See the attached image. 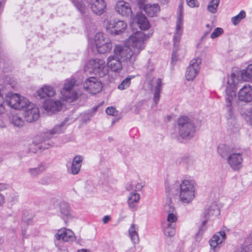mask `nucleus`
I'll return each instance as SVG.
<instances>
[{"instance_id": "nucleus-1", "label": "nucleus", "mask_w": 252, "mask_h": 252, "mask_svg": "<svg viewBox=\"0 0 252 252\" xmlns=\"http://www.w3.org/2000/svg\"><path fill=\"white\" fill-rule=\"evenodd\" d=\"M153 33L146 35L142 32H137L130 36L126 40V45H116L113 55L107 59L108 69L115 72H119L122 69V61L128 65H132L137 56L145 47V40Z\"/></svg>"}, {"instance_id": "nucleus-2", "label": "nucleus", "mask_w": 252, "mask_h": 252, "mask_svg": "<svg viewBox=\"0 0 252 252\" xmlns=\"http://www.w3.org/2000/svg\"><path fill=\"white\" fill-rule=\"evenodd\" d=\"M196 182L193 180L185 179L180 184H175L170 187L168 191L172 194L177 191L176 195L182 204L191 203L195 196Z\"/></svg>"}, {"instance_id": "nucleus-3", "label": "nucleus", "mask_w": 252, "mask_h": 252, "mask_svg": "<svg viewBox=\"0 0 252 252\" xmlns=\"http://www.w3.org/2000/svg\"><path fill=\"white\" fill-rule=\"evenodd\" d=\"M238 83V77L235 73H232L228 76L226 79L225 86V107L229 113V116L231 117L233 114L232 101L236 96V86Z\"/></svg>"}, {"instance_id": "nucleus-4", "label": "nucleus", "mask_w": 252, "mask_h": 252, "mask_svg": "<svg viewBox=\"0 0 252 252\" xmlns=\"http://www.w3.org/2000/svg\"><path fill=\"white\" fill-rule=\"evenodd\" d=\"M177 127L179 135L184 139L192 138L195 132V126L192 120L186 116L178 119Z\"/></svg>"}, {"instance_id": "nucleus-5", "label": "nucleus", "mask_w": 252, "mask_h": 252, "mask_svg": "<svg viewBox=\"0 0 252 252\" xmlns=\"http://www.w3.org/2000/svg\"><path fill=\"white\" fill-rule=\"evenodd\" d=\"M76 88V81L74 79L66 80L61 92L62 99L70 102L75 100L80 94V92L77 91Z\"/></svg>"}, {"instance_id": "nucleus-6", "label": "nucleus", "mask_w": 252, "mask_h": 252, "mask_svg": "<svg viewBox=\"0 0 252 252\" xmlns=\"http://www.w3.org/2000/svg\"><path fill=\"white\" fill-rule=\"evenodd\" d=\"M220 214V209L216 201L209 202L205 207L203 215L206 220L202 221L200 231H204L206 229L205 226L208 220H214Z\"/></svg>"}, {"instance_id": "nucleus-7", "label": "nucleus", "mask_w": 252, "mask_h": 252, "mask_svg": "<svg viewBox=\"0 0 252 252\" xmlns=\"http://www.w3.org/2000/svg\"><path fill=\"white\" fill-rule=\"evenodd\" d=\"M5 100L9 106L15 109L23 108L29 103V100L26 98L11 93L7 94Z\"/></svg>"}, {"instance_id": "nucleus-8", "label": "nucleus", "mask_w": 252, "mask_h": 252, "mask_svg": "<svg viewBox=\"0 0 252 252\" xmlns=\"http://www.w3.org/2000/svg\"><path fill=\"white\" fill-rule=\"evenodd\" d=\"M88 65L91 68L93 72L102 77L109 73L108 67L105 61L101 59L90 60L88 63Z\"/></svg>"}, {"instance_id": "nucleus-9", "label": "nucleus", "mask_w": 252, "mask_h": 252, "mask_svg": "<svg viewBox=\"0 0 252 252\" xmlns=\"http://www.w3.org/2000/svg\"><path fill=\"white\" fill-rule=\"evenodd\" d=\"M107 30L112 34H119L124 32L126 27V23L123 20L110 19L106 23Z\"/></svg>"}, {"instance_id": "nucleus-10", "label": "nucleus", "mask_w": 252, "mask_h": 252, "mask_svg": "<svg viewBox=\"0 0 252 252\" xmlns=\"http://www.w3.org/2000/svg\"><path fill=\"white\" fill-rule=\"evenodd\" d=\"M179 11L176 21V31L173 37L174 46L175 48L179 46L181 35L183 33V6L181 4L179 6Z\"/></svg>"}, {"instance_id": "nucleus-11", "label": "nucleus", "mask_w": 252, "mask_h": 252, "mask_svg": "<svg viewBox=\"0 0 252 252\" xmlns=\"http://www.w3.org/2000/svg\"><path fill=\"white\" fill-rule=\"evenodd\" d=\"M201 63V59L200 58L193 59L190 62L186 72V78L187 80H193L195 78L200 69Z\"/></svg>"}, {"instance_id": "nucleus-12", "label": "nucleus", "mask_w": 252, "mask_h": 252, "mask_svg": "<svg viewBox=\"0 0 252 252\" xmlns=\"http://www.w3.org/2000/svg\"><path fill=\"white\" fill-rule=\"evenodd\" d=\"M84 90L91 94H95L101 91L102 85L101 81L95 77H90L83 84Z\"/></svg>"}, {"instance_id": "nucleus-13", "label": "nucleus", "mask_w": 252, "mask_h": 252, "mask_svg": "<svg viewBox=\"0 0 252 252\" xmlns=\"http://www.w3.org/2000/svg\"><path fill=\"white\" fill-rule=\"evenodd\" d=\"M226 160L232 169L239 170L242 167L243 161V154L237 152L235 149Z\"/></svg>"}, {"instance_id": "nucleus-14", "label": "nucleus", "mask_w": 252, "mask_h": 252, "mask_svg": "<svg viewBox=\"0 0 252 252\" xmlns=\"http://www.w3.org/2000/svg\"><path fill=\"white\" fill-rule=\"evenodd\" d=\"M26 110L24 115L26 121L31 123L37 120L39 117V111L38 107L34 104L31 103L29 101L28 104L25 107Z\"/></svg>"}, {"instance_id": "nucleus-15", "label": "nucleus", "mask_w": 252, "mask_h": 252, "mask_svg": "<svg viewBox=\"0 0 252 252\" xmlns=\"http://www.w3.org/2000/svg\"><path fill=\"white\" fill-rule=\"evenodd\" d=\"M42 107L47 113L52 114L61 110L62 103L60 100L48 98L44 101Z\"/></svg>"}, {"instance_id": "nucleus-16", "label": "nucleus", "mask_w": 252, "mask_h": 252, "mask_svg": "<svg viewBox=\"0 0 252 252\" xmlns=\"http://www.w3.org/2000/svg\"><path fill=\"white\" fill-rule=\"evenodd\" d=\"M115 10L119 14L123 16L128 17L132 13L130 4L124 0H119L117 2Z\"/></svg>"}, {"instance_id": "nucleus-17", "label": "nucleus", "mask_w": 252, "mask_h": 252, "mask_svg": "<svg viewBox=\"0 0 252 252\" xmlns=\"http://www.w3.org/2000/svg\"><path fill=\"white\" fill-rule=\"evenodd\" d=\"M238 98L242 102L252 101V86L250 85L244 86L238 92Z\"/></svg>"}, {"instance_id": "nucleus-18", "label": "nucleus", "mask_w": 252, "mask_h": 252, "mask_svg": "<svg viewBox=\"0 0 252 252\" xmlns=\"http://www.w3.org/2000/svg\"><path fill=\"white\" fill-rule=\"evenodd\" d=\"M137 24L139 28L143 31L148 30L150 25L146 17L141 12L136 13L135 16L133 18L131 26Z\"/></svg>"}, {"instance_id": "nucleus-19", "label": "nucleus", "mask_w": 252, "mask_h": 252, "mask_svg": "<svg viewBox=\"0 0 252 252\" xmlns=\"http://www.w3.org/2000/svg\"><path fill=\"white\" fill-rule=\"evenodd\" d=\"M55 237L57 240L62 239L64 242L73 241L75 240V236L73 231L65 228L59 230L55 235Z\"/></svg>"}, {"instance_id": "nucleus-20", "label": "nucleus", "mask_w": 252, "mask_h": 252, "mask_svg": "<svg viewBox=\"0 0 252 252\" xmlns=\"http://www.w3.org/2000/svg\"><path fill=\"white\" fill-rule=\"evenodd\" d=\"M88 3L94 13L100 15L104 12L105 4L103 0H89Z\"/></svg>"}, {"instance_id": "nucleus-21", "label": "nucleus", "mask_w": 252, "mask_h": 252, "mask_svg": "<svg viewBox=\"0 0 252 252\" xmlns=\"http://www.w3.org/2000/svg\"><path fill=\"white\" fill-rule=\"evenodd\" d=\"M226 238V234L224 231H220L214 234L209 241L210 245L214 251H217L218 247Z\"/></svg>"}, {"instance_id": "nucleus-22", "label": "nucleus", "mask_w": 252, "mask_h": 252, "mask_svg": "<svg viewBox=\"0 0 252 252\" xmlns=\"http://www.w3.org/2000/svg\"><path fill=\"white\" fill-rule=\"evenodd\" d=\"M82 158L79 156H76L70 164V167H68V173L73 175L79 173L82 165Z\"/></svg>"}, {"instance_id": "nucleus-23", "label": "nucleus", "mask_w": 252, "mask_h": 252, "mask_svg": "<svg viewBox=\"0 0 252 252\" xmlns=\"http://www.w3.org/2000/svg\"><path fill=\"white\" fill-rule=\"evenodd\" d=\"M37 95L41 98L51 97L56 94V91L51 86L44 85L37 91Z\"/></svg>"}, {"instance_id": "nucleus-24", "label": "nucleus", "mask_w": 252, "mask_h": 252, "mask_svg": "<svg viewBox=\"0 0 252 252\" xmlns=\"http://www.w3.org/2000/svg\"><path fill=\"white\" fill-rule=\"evenodd\" d=\"M68 119L65 118L63 121L61 122L60 124L55 125L53 128L50 130L49 132H47L46 135L48 138H50L52 135L55 134H59L63 132L64 130L67 126V122Z\"/></svg>"}, {"instance_id": "nucleus-25", "label": "nucleus", "mask_w": 252, "mask_h": 252, "mask_svg": "<svg viewBox=\"0 0 252 252\" xmlns=\"http://www.w3.org/2000/svg\"><path fill=\"white\" fill-rule=\"evenodd\" d=\"M112 47V43L109 38L106 39L105 41L101 43V44L92 51L94 53H98L100 54H104L110 51Z\"/></svg>"}, {"instance_id": "nucleus-26", "label": "nucleus", "mask_w": 252, "mask_h": 252, "mask_svg": "<svg viewBox=\"0 0 252 252\" xmlns=\"http://www.w3.org/2000/svg\"><path fill=\"white\" fill-rule=\"evenodd\" d=\"M60 209L61 218L66 223L68 220L71 219L69 205L64 202H61L60 204Z\"/></svg>"}, {"instance_id": "nucleus-27", "label": "nucleus", "mask_w": 252, "mask_h": 252, "mask_svg": "<svg viewBox=\"0 0 252 252\" xmlns=\"http://www.w3.org/2000/svg\"><path fill=\"white\" fill-rule=\"evenodd\" d=\"M143 9L146 13L150 17L157 16L160 10L158 3H147L144 5Z\"/></svg>"}, {"instance_id": "nucleus-28", "label": "nucleus", "mask_w": 252, "mask_h": 252, "mask_svg": "<svg viewBox=\"0 0 252 252\" xmlns=\"http://www.w3.org/2000/svg\"><path fill=\"white\" fill-rule=\"evenodd\" d=\"M235 150V149L229 145L220 144L219 146L218 151L221 158L226 159Z\"/></svg>"}, {"instance_id": "nucleus-29", "label": "nucleus", "mask_w": 252, "mask_h": 252, "mask_svg": "<svg viewBox=\"0 0 252 252\" xmlns=\"http://www.w3.org/2000/svg\"><path fill=\"white\" fill-rule=\"evenodd\" d=\"M162 81L159 78L156 80V85L154 88V98L153 100L156 105H157L159 100L160 93L162 90Z\"/></svg>"}, {"instance_id": "nucleus-30", "label": "nucleus", "mask_w": 252, "mask_h": 252, "mask_svg": "<svg viewBox=\"0 0 252 252\" xmlns=\"http://www.w3.org/2000/svg\"><path fill=\"white\" fill-rule=\"evenodd\" d=\"M108 38L104 35V34L102 32H98L97 33L94 38L92 40V41L91 43L90 46L92 48V50H94V48L99 46L101 43L105 41L106 39H108Z\"/></svg>"}, {"instance_id": "nucleus-31", "label": "nucleus", "mask_w": 252, "mask_h": 252, "mask_svg": "<svg viewBox=\"0 0 252 252\" xmlns=\"http://www.w3.org/2000/svg\"><path fill=\"white\" fill-rule=\"evenodd\" d=\"M140 200V195L136 192H131L130 193L128 199L127 203L128 206L131 209H134L136 207V204Z\"/></svg>"}, {"instance_id": "nucleus-32", "label": "nucleus", "mask_w": 252, "mask_h": 252, "mask_svg": "<svg viewBox=\"0 0 252 252\" xmlns=\"http://www.w3.org/2000/svg\"><path fill=\"white\" fill-rule=\"evenodd\" d=\"M138 229V227L134 224H132L128 230L129 236L130 237L131 241L134 244L139 242Z\"/></svg>"}, {"instance_id": "nucleus-33", "label": "nucleus", "mask_w": 252, "mask_h": 252, "mask_svg": "<svg viewBox=\"0 0 252 252\" xmlns=\"http://www.w3.org/2000/svg\"><path fill=\"white\" fill-rule=\"evenodd\" d=\"M175 224L164 223L163 224V232L167 237H172L175 234Z\"/></svg>"}, {"instance_id": "nucleus-34", "label": "nucleus", "mask_w": 252, "mask_h": 252, "mask_svg": "<svg viewBox=\"0 0 252 252\" xmlns=\"http://www.w3.org/2000/svg\"><path fill=\"white\" fill-rule=\"evenodd\" d=\"M46 168L43 165H39L36 167L30 168L28 170L29 174L32 177H36L45 171Z\"/></svg>"}, {"instance_id": "nucleus-35", "label": "nucleus", "mask_w": 252, "mask_h": 252, "mask_svg": "<svg viewBox=\"0 0 252 252\" xmlns=\"http://www.w3.org/2000/svg\"><path fill=\"white\" fill-rule=\"evenodd\" d=\"M241 78L245 81H248L249 79L252 78V63L248 65L246 69L242 70Z\"/></svg>"}, {"instance_id": "nucleus-36", "label": "nucleus", "mask_w": 252, "mask_h": 252, "mask_svg": "<svg viewBox=\"0 0 252 252\" xmlns=\"http://www.w3.org/2000/svg\"><path fill=\"white\" fill-rule=\"evenodd\" d=\"M134 77V76H128L126 79H125L121 83L118 85V88L120 90H124L127 89L131 83V79Z\"/></svg>"}, {"instance_id": "nucleus-37", "label": "nucleus", "mask_w": 252, "mask_h": 252, "mask_svg": "<svg viewBox=\"0 0 252 252\" xmlns=\"http://www.w3.org/2000/svg\"><path fill=\"white\" fill-rule=\"evenodd\" d=\"M11 122L14 126L21 127L24 125V121L22 118L17 115H13L11 119Z\"/></svg>"}, {"instance_id": "nucleus-38", "label": "nucleus", "mask_w": 252, "mask_h": 252, "mask_svg": "<svg viewBox=\"0 0 252 252\" xmlns=\"http://www.w3.org/2000/svg\"><path fill=\"white\" fill-rule=\"evenodd\" d=\"M219 3L220 0H211L207 6L208 11L212 13H215L217 12Z\"/></svg>"}, {"instance_id": "nucleus-39", "label": "nucleus", "mask_w": 252, "mask_h": 252, "mask_svg": "<svg viewBox=\"0 0 252 252\" xmlns=\"http://www.w3.org/2000/svg\"><path fill=\"white\" fill-rule=\"evenodd\" d=\"M246 17V12L244 10H241L239 13L235 16L233 17L231 20L234 25H237L240 22Z\"/></svg>"}, {"instance_id": "nucleus-40", "label": "nucleus", "mask_w": 252, "mask_h": 252, "mask_svg": "<svg viewBox=\"0 0 252 252\" xmlns=\"http://www.w3.org/2000/svg\"><path fill=\"white\" fill-rule=\"evenodd\" d=\"M72 2L74 3L75 6L76 7L77 10L81 13V14H85L87 8L86 5L84 3H83L81 1H77L76 0H74L72 1Z\"/></svg>"}, {"instance_id": "nucleus-41", "label": "nucleus", "mask_w": 252, "mask_h": 252, "mask_svg": "<svg viewBox=\"0 0 252 252\" xmlns=\"http://www.w3.org/2000/svg\"><path fill=\"white\" fill-rule=\"evenodd\" d=\"M132 185H130L128 186H126V189L127 190L130 191H139L142 189L143 187L144 186V184L143 182L136 183L135 186L132 188L131 187Z\"/></svg>"}, {"instance_id": "nucleus-42", "label": "nucleus", "mask_w": 252, "mask_h": 252, "mask_svg": "<svg viewBox=\"0 0 252 252\" xmlns=\"http://www.w3.org/2000/svg\"><path fill=\"white\" fill-rule=\"evenodd\" d=\"M164 210L168 214H169V213H174L175 208L172 203H171L170 200H168L164 205Z\"/></svg>"}, {"instance_id": "nucleus-43", "label": "nucleus", "mask_w": 252, "mask_h": 252, "mask_svg": "<svg viewBox=\"0 0 252 252\" xmlns=\"http://www.w3.org/2000/svg\"><path fill=\"white\" fill-rule=\"evenodd\" d=\"M4 83L8 85L11 88H13L16 85V82L14 78L10 76H6L4 79Z\"/></svg>"}, {"instance_id": "nucleus-44", "label": "nucleus", "mask_w": 252, "mask_h": 252, "mask_svg": "<svg viewBox=\"0 0 252 252\" xmlns=\"http://www.w3.org/2000/svg\"><path fill=\"white\" fill-rule=\"evenodd\" d=\"M177 220V218L176 215V214H174V213H169V214H168L167 219V222L165 223H172L175 224Z\"/></svg>"}, {"instance_id": "nucleus-45", "label": "nucleus", "mask_w": 252, "mask_h": 252, "mask_svg": "<svg viewBox=\"0 0 252 252\" xmlns=\"http://www.w3.org/2000/svg\"><path fill=\"white\" fill-rule=\"evenodd\" d=\"M223 33V30L220 28H217L211 34V37L212 39H214Z\"/></svg>"}, {"instance_id": "nucleus-46", "label": "nucleus", "mask_w": 252, "mask_h": 252, "mask_svg": "<svg viewBox=\"0 0 252 252\" xmlns=\"http://www.w3.org/2000/svg\"><path fill=\"white\" fill-rule=\"evenodd\" d=\"M1 86L0 85V114L3 113L5 110L4 107L3 105L4 99L1 91Z\"/></svg>"}, {"instance_id": "nucleus-47", "label": "nucleus", "mask_w": 252, "mask_h": 252, "mask_svg": "<svg viewBox=\"0 0 252 252\" xmlns=\"http://www.w3.org/2000/svg\"><path fill=\"white\" fill-rule=\"evenodd\" d=\"M105 111L108 115L111 116H116L118 114V111L116 110V108L112 106L107 107Z\"/></svg>"}, {"instance_id": "nucleus-48", "label": "nucleus", "mask_w": 252, "mask_h": 252, "mask_svg": "<svg viewBox=\"0 0 252 252\" xmlns=\"http://www.w3.org/2000/svg\"><path fill=\"white\" fill-rule=\"evenodd\" d=\"M22 219L24 222L28 224H31L32 221V216L31 215L30 217H28V215H27L26 213H24Z\"/></svg>"}, {"instance_id": "nucleus-49", "label": "nucleus", "mask_w": 252, "mask_h": 252, "mask_svg": "<svg viewBox=\"0 0 252 252\" xmlns=\"http://www.w3.org/2000/svg\"><path fill=\"white\" fill-rule=\"evenodd\" d=\"M53 145V143H50L49 141H45L44 143H41L39 146L40 149H46L50 148Z\"/></svg>"}, {"instance_id": "nucleus-50", "label": "nucleus", "mask_w": 252, "mask_h": 252, "mask_svg": "<svg viewBox=\"0 0 252 252\" xmlns=\"http://www.w3.org/2000/svg\"><path fill=\"white\" fill-rule=\"evenodd\" d=\"M187 3L190 7H195L198 6V3L197 0H186Z\"/></svg>"}, {"instance_id": "nucleus-51", "label": "nucleus", "mask_w": 252, "mask_h": 252, "mask_svg": "<svg viewBox=\"0 0 252 252\" xmlns=\"http://www.w3.org/2000/svg\"><path fill=\"white\" fill-rule=\"evenodd\" d=\"M245 119L252 126V109L248 112Z\"/></svg>"}, {"instance_id": "nucleus-52", "label": "nucleus", "mask_w": 252, "mask_h": 252, "mask_svg": "<svg viewBox=\"0 0 252 252\" xmlns=\"http://www.w3.org/2000/svg\"><path fill=\"white\" fill-rule=\"evenodd\" d=\"M213 29V27H211L209 28V29L208 30H207L206 31H205L203 34V35H202V37H201V39H204L206 36H207L209 33L211 31V30H212Z\"/></svg>"}, {"instance_id": "nucleus-53", "label": "nucleus", "mask_w": 252, "mask_h": 252, "mask_svg": "<svg viewBox=\"0 0 252 252\" xmlns=\"http://www.w3.org/2000/svg\"><path fill=\"white\" fill-rule=\"evenodd\" d=\"M110 220V217L109 216H105L102 219V221L104 223H107Z\"/></svg>"}, {"instance_id": "nucleus-54", "label": "nucleus", "mask_w": 252, "mask_h": 252, "mask_svg": "<svg viewBox=\"0 0 252 252\" xmlns=\"http://www.w3.org/2000/svg\"><path fill=\"white\" fill-rule=\"evenodd\" d=\"M137 0V4L139 6V7L141 8L142 7V6H143V5L145 3V0Z\"/></svg>"}, {"instance_id": "nucleus-55", "label": "nucleus", "mask_w": 252, "mask_h": 252, "mask_svg": "<svg viewBox=\"0 0 252 252\" xmlns=\"http://www.w3.org/2000/svg\"><path fill=\"white\" fill-rule=\"evenodd\" d=\"M176 51L175 50H173L172 54V61H175L176 60Z\"/></svg>"}, {"instance_id": "nucleus-56", "label": "nucleus", "mask_w": 252, "mask_h": 252, "mask_svg": "<svg viewBox=\"0 0 252 252\" xmlns=\"http://www.w3.org/2000/svg\"><path fill=\"white\" fill-rule=\"evenodd\" d=\"M4 201V196L0 193V206H1Z\"/></svg>"}, {"instance_id": "nucleus-57", "label": "nucleus", "mask_w": 252, "mask_h": 252, "mask_svg": "<svg viewBox=\"0 0 252 252\" xmlns=\"http://www.w3.org/2000/svg\"><path fill=\"white\" fill-rule=\"evenodd\" d=\"M77 252H92L90 250L82 249L80 250H78Z\"/></svg>"}, {"instance_id": "nucleus-58", "label": "nucleus", "mask_w": 252, "mask_h": 252, "mask_svg": "<svg viewBox=\"0 0 252 252\" xmlns=\"http://www.w3.org/2000/svg\"><path fill=\"white\" fill-rule=\"evenodd\" d=\"M132 185V188H133V187L135 186V182H130V183H128L126 185V186H128V185Z\"/></svg>"}, {"instance_id": "nucleus-59", "label": "nucleus", "mask_w": 252, "mask_h": 252, "mask_svg": "<svg viewBox=\"0 0 252 252\" xmlns=\"http://www.w3.org/2000/svg\"><path fill=\"white\" fill-rule=\"evenodd\" d=\"M59 252H69L66 249H59Z\"/></svg>"}, {"instance_id": "nucleus-60", "label": "nucleus", "mask_w": 252, "mask_h": 252, "mask_svg": "<svg viewBox=\"0 0 252 252\" xmlns=\"http://www.w3.org/2000/svg\"><path fill=\"white\" fill-rule=\"evenodd\" d=\"M211 27H212L213 28V26L212 24L210 25V24H208L206 25V27L207 28V30L209 29V28Z\"/></svg>"}, {"instance_id": "nucleus-61", "label": "nucleus", "mask_w": 252, "mask_h": 252, "mask_svg": "<svg viewBox=\"0 0 252 252\" xmlns=\"http://www.w3.org/2000/svg\"><path fill=\"white\" fill-rule=\"evenodd\" d=\"M126 252H135V251L133 249H129Z\"/></svg>"}, {"instance_id": "nucleus-62", "label": "nucleus", "mask_w": 252, "mask_h": 252, "mask_svg": "<svg viewBox=\"0 0 252 252\" xmlns=\"http://www.w3.org/2000/svg\"><path fill=\"white\" fill-rule=\"evenodd\" d=\"M3 243V239L2 237H0V245L2 244Z\"/></svg>"}, {"instance_id": "nucleus-63", "label": "nucleus", "mask_w": 252, "mask_h": 252, "mask_svg": "<svg viewBox=\"0 0 252 252\" xmlns=\"http://www.w3.org/2000/svg\"><path fill=\"white\" fill-rule=\"evenodd\" d=\"M97 108H98V106H96V107H95L94 108V112H95L97 111Z\"/></svg>"}, {"instance_id": "nucleus-64", "label": "nucleus", "mask_w": 252, "mask_h": 252, "mask_svg": "<svg viewBox=\"0 0 252 252\" xmlns=\"http://www.w3.org/2000/svg\"><path fill=\"white\" fill-rule=\"evenodd\" d=\"M71 0V1H73L74 0ZM89 1V0H87V1Z\"/></svg>"}]
</instances>
